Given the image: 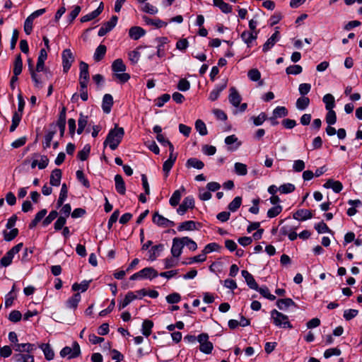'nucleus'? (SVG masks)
Returning <instances> with one entry per match:
<instances>
[{"instance_id":"nucleus-42","label":"nucleus","mask_w":362,"mask_h":362,"mask_svg":"<svg viewBox=\"0 0 362 362\" xmlns=\"http://www.w3.org/2000/svg\"><path fill=\"white\" fill-rule=\"evenodd\" d=\"M33 157L36 158H40L37 164V167L40 170L45 169L49 164V159L47 156L34 153L33 155Z\"/></svg>"},{"instance_id":"nucleus-48","label":"nucleus","mask_w":362,"mask_h":362,"mask_svg":"<svg viewBox=\"0 0 362 362\" xmlns=\"http://www.w3.org/2000/svg\"><path fill=\"white\" fill-rule=\"evenodd\" d=\"M242 204V198L240 197H235L234 199L228 204V209L232 211H236Z\"/></svg>"},{"instance_id":"nucleus-12","label":"nucleus","mask_w":362,"mask_h":362,"mask_svg":"<svg viewBox=\"0 0 362 362\" xmlns=\"http://www.w3.org/2000/svg\"><path fill=\"white\" fill-rule=\"evenodd\" d=\"M230 94L228 96L229 102L231 105H233L234 107H238L241 102V96L238 93V90L235 87H231L229 90Z\"/></svg>"},{"instance_id":"nucleus-57","label":"nucleus","mask_w":362,"mask_h":362,"mask_svg":"<svg viewBox=\"0 0 362 362\" xmlns=\"http://www.w3.org/2000/svg\"><path fill=\"white\" fill-rule=\"evenodd\" d=\"M296 189L294 185L291 183H286L281 185L279 187V191L282 194H288L293 192Z\"/></svg>"},{"instance_id":"nucleus-18","label":"nucleus","mask_w":362,"mask_h":362,"mask_svg":"<svg viewBox=\"0 0 362 362\" xmlns=\"http://www.w3.org/2000/svg\"><path fill=\"white\" fill-rule=\"evenodd\" d=\"M293 218L301 221L313 218L312 212L308 209H299L293 214Z\"/></svg>"},{"instance_id":"nucleus-44","label":"nucleus","mask_w":362,"mask_h":362,"mask_svg":"<svg viewBox=\"0 0 362 362\" xmlns=\"http://www.w3.org/2000/svg\"><path fill=\"white\" fill-rule=\"evenodd\" d=\"M294 304V301L291 298L279 299L276 302V305L280 310L286 309Z\"/></svg>"},{"instance_id":"nucleus-58","label":"nucleus","mask_w":362,"mask_h":362,"mask_svg":"<svg viewBox=\"0 0 362 362\" xmlns=\"http://www.w3.org/2000/svg\"><path fill=\"white\" fill-rule=\"evenodd\" d=\"M90 151V146L86 144L84 146L83 149L78 153V157L81 160H86Z\"/></svg>"},{"instance_id":"nucleus-38","label":"nucleus","mask_w":362,"mask_h":362,"mask_svg":"<svg viewBox=\"0 0 362 362\" xmlns=\"http://www.w3.org/2000/svg\"><path fill=\"white\" fill-rule=\"evenodd\" d=\"M112 69L114 72H124L126 71V66L122 59H117L112 64Z\"/></svg>"},{"instance_id":"nucleus-17","label":"nucleus","mask_w":362,"mask_h":362,"mask_svg":"<svg viewBox=\"0 0 362 362\" xmlns=\"http://www.w3.org/2000/svg\"><path fill=\"white\" fill-rule=\"evenodd\" d=\"M57 125L58 126V127L59 129L60 136H63L64 134L65 127H66V107H63L62 111L59 113Z\"/></svg>"},{"instance_id":"nucleus-13","label":"nucleus","mask_w":362,"mask_h":362,"mask_svg":"<svg viewBox=\"0 0 362 362\" xmlns=\"http://www.w3.org/2000/svg\"><path fill=\"white\" fill-rule=\"evenodd\" d=\"M241 274L245 279L247 286L253 290L258 289V284H257L253 276L247 270H242Z\"/></svg>"},{"instance_id":"nucleus-55","label":"nucleus","mask_w":362,"mask_h":362,"mask_svg":"<svg viewBox=\"0 0 362 362\" xmlns=\"http://www.w3.org/2000/svg\"><path fill=\"white\" fill-rule=\"evenodd\" d=\"M303 71V68L300 65H291L286 69V73L288 75H298Z\"/></svg>"},{"instance_id":"nucleus-9","label":"nucleus","mask_w":362,"mask_h":362,"mask_svg":"<svg viewBox=\"0 0 362 362\" xmlns=\"http://www.w3.org/2000/svg\"><path fill=\"white\" fill-rule=\"evenodd\" d=\"M13 349L16 352L33 354L36 350V346L31 343L16 344L13 346Z\"/></svg>"},{"instance_id":"nucleus-7","label":"nucleus","mask_w":362,"mask_h":362,"mask_svg":"<svg viewBox=\"0 0 362 362\" xmlns=\"http://www.w3.org/2000/svg\"><path fill=\"white\" fill-rule=\"evenodd\" d=\"M118 18L116 16H112L110 21L105 23L98 30V35L100 37L105 35L107 33L112 30L117 23Z\"/></svg>"},{"instance_id":"nucleus-1","label":"nucleus","mask_w":362,"mask_h":362,"mask_svg":"<svg viewBox=\"0 0 362 362\" xmlns=\"http://www.w3.org/2000/svg\"><path fill=\"white\" fill-rule=\"evenodd\" d=\"M124 135V128L115 125L114 129L110 130L104 143V146L109 145L112 150H115L121 143Z\"/></svg>"},{"instance_id":"nucleus-62","label":"nucleus","mask_w":362,"mask_h":362,"mask_svg":"<svg viewBox=\"0 0 362 362\" xmlns=\"http://www.w3.org/2000/svg\"><path fill=\"white\" fill-rule=\"evenodd\" d=\"M56 133V131H50L45 136V141L43 142V148L47 149L50 147L51 141Z\"/></svg>"},{"instance_id":"nucleus-34","label":"nucleus","mask_w":362,"mask_h":362,"mask_svg":"<svg viewBox=\"0 0 362 362\" xmlns=\"http://www.w3.org/2000/svg\"><path fill=\"white\" fill-rule=\"evenodd\" d=\"M186 166L187 168H194L198 170H201L204 168V164L202 160L196 158H191L187 160Z\"/></svg>"},{"instance_id":"nucleus-41","label":"nucleus","mask_w":362,"mask_h":362,"mask_svg":"<svg viewBox=\"0 0 362 362\" xmlns=\"http://www.w3.org/2000/svg\"><path fill=\"white\" fill-rule=\"evenodd\" d=\"M23 69V61L21 54H19L15 59L14 67H13V75H20L22 72Z\"/></svg>"},{"instance_id":"nucleus-56","label":"nucleus","mask_w":362,"mask_h":362,"mask_svg":"<svg viewBox=\"0 0 362 362\" xmlns=\"http://www.w3.org/2000/svg\"><path fill=\"white\" fill-rule=\"evenodd\" d=\"M283 207L281 205H276L267 211V216L270 218L277 216L281 211Z\"/></svg>"},{"instance_id":"nucleus-37","label":"nucleus","mask_w":362,"mask_h":362,"mask_svg":"<svg viewBox=\"0 0 362 362\" xmlns=\"http://www.w3.org/2000/svg\"><path fill=\"white\" fill-rule=\"evenodd\" d=\"M322 101L325 104V108L327 110H332L335 106L334 98L330 93L325 95L322 98Z\"/></svg>"},{"instance_id":"nucleus-28","label":"nucleus","mask_w":362,"mask_h":362,"mask_svg":"<svg viewBox=\"0 0 362 362\" xmlns=\"http://www.w3.org/2000/svg\"><path fill=\"white\" fill-rule=\"evenodd\" d=\"M140 274L141 279H152L158 276L157 271L153 267H146L140 271Z\"/></svg>"},{"instance_id":"nucleus-6","label":"nucleus","mask_w":362,"mask_h":362,"mask_svg":"<svg viewBox=\"0 0 362 362\" xmlns=\"http://www.w3.org/2000/svg\"><path fill=\"white\" fill-rule=\"evenodd\" d=\"M81 354V349L78 344L74 342L73 344V348L69 346L64 347L60 351V356L62 357L68 356L69 358H74L78 356Z\"/></svg>"},{"instance_id":"nucleus-33","label":"nucleus","mask_w":362,"mask_h":362,"mask_svg":"<svg viewBox=\"0 0 362 362\" xmlns=\"http://www.w3.org/2000/svg\"><path fill=\"white\" fill-rule=\"evenodd\" d=\"M310 99L306 96L298 98L296 103V107L299 110H305L310 105Z\"/></svg>"},{"instance_id":"nucleus-14","label":"nucleus","mask_w":362,"mask_h":362,"mask_svg":"<svg viewBox=\"0 0 362 362\" xmlns=\"http://www.w3.org/2000/svg\"><path fill=\"white\" fill-rule=\"evenodd\" d=\"M258 33L259 32L244 31L241 34V38L244 42L247 44V47H250L252 42L257 38Z\"/></svg>"},{"instance_id":"nucleus-52","label":"nucleus","mask_w":362,"mask_h":362,"mask_svg":"<svg viewBox=\"0 0 362 362\" xmlns=\"http://www.w3.org/2000/svg\"><path fill=\"white\" fill-rule=\"evenodd\" d=\"M90 282V281H83L81 284L74 283L72 285V290L74 291L81 290L84 292L88 288Z\"/></svg>"},{"instance_id":"nucleus-5","label":"nucleus","mask_w":362,"mask_h":362,"mask_svg":"<svg viewBox=\"0 0 362 362\" xmlns=\"http://www.w3.org/2000/svg\"><path fill=\"white\" fill-rule=\"evenodd\" d=\"M63 71L67 73L74 61V57L70 49H64L62 53Z\"/></svg>"},{"instance_id":"nucleus-54","label":"nucleus","mask_w":362,"mask_h":362,"mask_svg":"<svg viewBox=\"0 0 362 362\" xmlns=\"http://www.w3.org/2000/svg\"><path fill=\"white\" fill-rule=\"evenodd\" d=\"M181 240H182L184 246L186 245L188 247L189 250L194 251L197 249V243L189 237L181 238Z\"/></svg>"},{"instance_id":"nucleus-61","label":"nucleus","mask_w":362,"mask_h":362,"mask_svg":"<svg viewBox=\"0 0 362 362\" xmlns=\"http://www.w3.org/2000/svg\"><path fill=\"white\" fill-rule=\"evenodd\" d=\"M248 78L252 81H257L261 78V73L257 69H252L247 73Z\"/></svg>"},{"instance_id":"nucleus-64","label":"nucleus","mask_w":362,"mask_h":362,"mask_svg":"<svg viewBox=\"0 0 362 362\" xmlns=\"http://www.w3.org/2000/svg\"><path fill=\"white\" fill-rule=\"evenodd\" d=\"M358 313V310L356 309H348L345 310L344 312L343 317L347 321H349L354 318Z\"/></svg>"},{"instance_id":"nucleus-63","label":"nucleus","mask_w":362,"mask_h":362,"mask_svg":"<svg viewBox=\"0 0 362 362\" xmlns=\"http://www.w3.org/2000/svg\"><path fill=\"white\" fill-rule=\"evenodd\" d=\"M221 248L220 245L216 243H211L206 245L204 249L202 250V252L206 255L208 253H210L214 251H217Z\"/></svg>"},{"instance_id":"nucleus-50","label":"nucleus","mask_w":362,"mask_h":362,"mask_svg":"<svg viewBox=\"0 0 362 362\" xmlns=\"http://www.w3.org/2000/svg\"><path fill=\"white\" fill-rule=\"evenodd\" d=\"M256 291H259L262 296L270 300H274L276 299V296L271 294L269 288L265 286L260 288L258 286V289Z\"/></svg>"},{"instance_id":"nucleus-49","label":"nucleus","mask_w":362,"mask_h":362,"mask_svg":"<svg viewBox=\"0 0 362 362\" xmlns=\"http://www.w3.org/2000/svg\"><path fill=\"white\" fill-rule=\"evenodd\" d=\"M4 238L6 241L13 240L18 234V228H12L9 232L7 230L3 231Z\"/></svg>"},{"instance_id":"nucleus-11","label":"nucleus","mask_w":362,"mask_h":362,"mask_svg":"<svg viewBox=\"0 0 362 362\" xmlns=\"http://www.w3.org/2000/svg\"><path fill=\"white\" fill-rule=\"evenodd\" d=\"M184 247L181 238H175L173 240V245L171 248V253L174 257H178L182 253Z\"/></svg>"},{"instance_id":"nucleus-23","label":"nucleus","mask_w":362,"mask_h":362,"mask_svg":"<svg viewBox=\"0 0 362 362\" xmlns=\"http://www.w3.org/2000/svg\"><path fill=\"white\" fill-rule=\"evenodd\" d=\"M62 170L60 169L56 168L53 170L50 175V185L55 187L59 186L62 179Z\"/></svg>"},{"instance_id":"nucleus-26","label":"nucleus","mask_w":362,"mask_h":362,"mask_svg":"<svg viewBox=\"0 0 362 362\" xmlns=\"http://www.w3.org/2000/svg\"><path fill=\"white\" fill-rule=\"evenodd\" d=\"M164 245L163 244H159L157 245L153 246L151 250L148 251L149 257L148 259L151 261H154L156 258L160 255V253L163 250Z\"/></svg>"},{"instance_id":"nucleus-51","label":"nucleus","mask_w":362,"mask_h":362,"mask_svg":"<svg viewBox=\"0 0 362 362\" xmlns=\"http://www.w3.org/2000/svg\"><path fill=\"white\" fill-rule=\"evenodd\" d=\"M195 129L202 136L207 134V129L206 124L201 119H198L195 122Z\"/></svg>"},{"instance_id":"nucleus-16","label":"nucleus","mask_w":362,"mask_h":362,"mask_svg":"<svg viewBox=\"0 0 362 362\" xmlns=\"http://www.w3.org/2000/svg\"><path fill=\"white\" fill-rule=\"evenodd\" d=\"M279 31L276 30L263 45L262 51L264 52H268L275 45V43L279 40Z\"/></svg>"},{"instance_id":"nucleus-10","label":"nucleus","mask_w":362,"mask_h":362,"mask_svg":"<svg viewBox=\"0 0 362 362\" xmlns=\"http://www.w3.org/2000/svg\"><path fill=\"white\" fill-rule=\"evenodd\" d=\"M153 222L158 226L164 228L175 226V223L173 221L165 218L162 215H160L158 213L154 214L153 216Z\"/></svg>"},{"instance_id":"nucleus-29","label":"nucleus","mask_w":362,"mask_h":362,"mask_svg":"<svg viewBox=\"0 0 362 362\" xmlns=\"http://www.w3.org/2000/svg\"><path fill=\"white\" fill-rule=\"evenodd\" d=\"M137 298V296L134 292L129 291L125 296L124 300L119 303V310L124 309L127 307L132 301Z\"/></svg>"},{"instance_id":"nucleus-24","label":"nucleus","mask_w":362,"mask_h":362,"mask_svg":"<svg viewBox=\"0 0 362 362\" xmlns=\"http://www.w3.org/2000/svg\"><path fill=\"white\" fill-rule=\"evenodd\" d=\"M115 182L116 191L119 194L124 195L126 192V187L122 175L119 174L116 175L115 176Z\"/></svg>"},{"instance_id":"nucleus-8","label":"nucleus","mask_w":362,"mask_h":362,"mask_svg":"<svg viewBox=\"0 0 362 362\" xmlns=\"http://www.w3.org/2000/svg\"><path fill=\"white\" fill-rule=\"evenodd\" d=\"M193 208H194V199L193 197L188 196L184 199L182 204L179 206L177 212L178 214L182 216L189 209Z\"/></svg>"},{"instance_id":"nucleus-21","label":"nucleus","mask_w":362,"mask_h":362,"mask_svg":"<svg viewBox=\"0 0 362 362\" xmlns=\"http://www.w3.org/2000/svg\"><path fill=\"white\" fill-rule=\"evenodd\" d=\"M47 58V52L45 49H41L40 54L37 58V62L36 65V71L38 72L42 71L45 68V61Z\"/></svg>"},{"instance_id":"nucleus-40","label":"nucleus","mask_w":362,"mask_h":362,"mask_svg":"<svg viewBox=\"0 0 362 362\" xmlns=\"http://www.w3.org/2000/svg\"><path fill=\"white\" fill-rule=\"evenodd\" d=\"M196 229V223L193 221H187L181 223L177 228L179 231L194 230Z\"/></svg>"},{"instance_id":"nucleus-15","label":"nucleus","mask_w":362,"mask_h":362,"mask_svg":"<svg viewBox=\"0 0 362 362\" xmlns=\"http://www.w3.org/2000/svg\"><path fill=\"white\" fill-rule=\"evenodd\" d=\"M12 360L15 362H35L33 354L18 353L12 356Z\"/></svg>"},{"instance_id":"nucleus-22","label":"nucleus","mask_w":362,"mask_h":362,"mask_svg":"<svg viewBox=\"0 0 362 362\" xmlns=\"http://www.w3.org/2000/svg\"><path fill=\"white\" fill-rule=\"evenodd\" d=\"M145 34L146 31L144 30V29L139 26L132 27L129 30V37L134 40H139Z\"/></svg>"},{"instance_id":"nucleus-60","label":"nucleus","mask_w":362,"mask_h":362,"mask_svg":"<svg viewBox=\"0 0 362 362\" xmlns=\"http://www.w3.org/2000/svg\"><path fill=\"white\" fill-rule=\"evenodd\" d=\"M327 113L326 115V122L329 125H333L337 122V116L335 112L332 110H327Z\"/></svg>"},{"instance_id":"nucleus-27","label":"nucleus","mask_w":362,"mask_h":362,"mask_svg":"<svg viewBox=\"0 0 362 362\" xmlns=\"http://www.w3.org/2000/svg\"><path fill=\"white\" fill-rule=\"evenodd\" d=\"M81 299V295L79 293H76L74 294L71 298H69L66 302V306L68 308L75 310L76 309L78 303Z\"/></svg>"},{"instance_id":"nucleus-25","label":"nucleus","mask_w":362,"mask_h":362,"mask_svg":"<svg viewBox=\"0 0 362 362\" xmlns=\"http://www.w3.org/2000/svg\"><path fill=\"white\" fill-rule=\"evenodd\" d=\"M185 192V188L182 186L179 189L175 190L172 194L169 202L172 206H176L181 199L182 193Z\"/></svg>"},{"instance_id":"nucleus-4","label":"nucleus","mask_w":362,"mask_h":362,"mask_svg":"<svg viewBox=\"0 0 362 362\" xmlns=\"http://www.w3.org/2000/svg\"><path fill=\"white\" fill-rule=\"evenodd\" d=\"M197 341L200 344L199 350L206 354H209L211 353L214 346L213 344L209 341V335L206 333H202L197 337Z\"/></svg>"},{"instance_id":"nucleus-45","label":"nucleus","mask_w":362,"mask_h":362,"mask_svg":"<svg viewBox=\"0 0 362 362\" xmlns=\"http://www.w3.org/2000/svg\"><path fill=\"white\" fill-rule=\"evenodd\" d=\"M79 79H89L88 65L84 62H80Z\"/></svg>"},{"instance_id":"nucleus-19","label":"nucleus","mask_w":362,"mask_h":362,"mask_svg":"<svg viewBox=\"0 0 362 362\" xmlns=\"http://www.w3.org/2000/svg\"><path fill=\"white\" fill-rule=\"evenodd\" d=\"M325 188H331L335 193L340 192L343 189V185L341 182L336 181L332 179L328 180L324 185Z\"/></svg>"},{"instance_id":"nucleus-30","label":"nucleus","mask_w":362,"mask_h":362,"mask_svg":"<svg viewBox=\"0 0 362 362\" xmlns=\"http://www.w3.org/2000/svg\"><path fill=\"white\" fill-rule=\"evenodd\" d=\"M226 88V83H224L222 85L217 86L209 94V99L211 101L216 100L220 93Z\"/></svg>"},{"instance_id":"nucleus-31","label":"nucleus","mask_w":362,"mask_h":362,"mask_svg":"<svg viewBox=\"0 0 362 362\" xmlns=\"http://www.w3.org/2000/svg\"><path fill=\"white\" fill-rule=\"evenodd\" d=\"M213 2L214 6L218 7L224 13H229L232 11L231 6L224 2L223 0H213Z\"/></svg>"},{"instance_id":"nucleus-36","label":"nucleus","mask_w":362,"mask_h":362,"mask_svg":"<svg viewBox=\"0 0 362 362\" xmlns=\"http://www.w3.org/2000/svg\"><path fill=\"white\" fill-rule=\"evenodd\" d=\"M142 18L146 24L153 25L158 28H160L167 25V23L165 22H164L160 19L153 20V19L148 18L146 16H144Z\"/></svg>"},{"instance_id":"nucleus-59","label":"nucleus","mask_w":362,"mask_h":362,"mask_svg":"<svg viewBox=\"0 0 362 362\" xmlns=\"http://www.w3.org/2000/svg\"><path fill=\"white\" fill-rule=\"evenodd\" d=\"M58 216V212L55 210H53L49 212V215L43 220L42 225L43 226H47L49 225L55 218Z\"/></svg>"},{"instance_id":"nucleus-3","label":"nucleus","mask_w":362,"mask_h":362,"mask_svg":"<svg viewBox=\"0 0 362 362\" xmlns=\"http://www.w3.org/2000/svg\"><path fill=\"white\" fill-rule=\"evenodd\" d=\"M23 246V243H20L13 247L10 250H8L6 255L1 259L0 264L2 267H8L9 266L13 260L14 255L20 252Z\"/></svg>"},{"instance_id":"nucleus-53","label":"nucleus","mask_w":362,"mask_h":362,"mask_svg":"<svg viewBox=\"0 0 362 362\" xmlns=\"http://www.w3.org/2000/svg\"><path fill=\"white\" fill-rule=\"evenodd\" d=\"M288 114V110L284 106H278L273 110V115L276 117H284Z\"/></svg>"},{"instance_id":"nucleus-46","label":"nucleus","mask_w":362,"mask_h":362,"mask_svg":"<svg viewBox=\"0 0 362 362\" xmlns=\"http://www.w3.org/2000/svg\"><path fill=\"white\" fill-rule=\"evenodd\" d=\"M153 326V323L152 321L146 320L142 323V334L148 337L151 333V329Z\"/></svg>"},{"instance_id":"nucleus-43","label":"nucleus","mask_w":362,"mask_h":362,"mask_svg":"<svg viewBox=\"0 0 362 362\" xmlns=\"http://www.w3.org/2000/svg\"><path fill=\"white\" fill-rule=\"evenodd\" d=\"M225 143L228 146H230V145H232V144H233L235 143H237L236 146H235V147L229 146L228 147V149L230 150V151L236 150L240 146V143L238 142L237 136L235 135H234V134L228 136L225 139Z\"/></svg>"},{"instance_id":"nucleus-47","label":"nucleus","mask_w":362,"mask_h":362,"mask_svg":"<svg viewBox=\"0 0 362 362\" xmlns=\"http://www.w3.org/2000/svg\"><path fill=\"white\" fill-rule=\"evenodd\" d=\"M235 172L237 175L244 176L247 173V168L245 164L242 163H235L234 165Z\"/></svg>"},{"instance_id":"nucleus-2","label":"nucleus","mask_w":362,"mask_h":362,"mask_svg":"<svg viewBox=\"0 0 362 362\" xmlns=\"http://www.w3.org/2000/svg\"><path fill=\"white\" fill-rule=\"evenodd\" d=\"M271 317L273 320L274 325L278 327L285 329H291L293 327L292 325L288 320V316L275 309L271 311Z\"/></svg>"},{"instance_id":"nucleus-39","label":"nucleus","mask_w":362,"mask_h":362,"mask_svg":"<svg viewBox=\"0 0 362 362\" xmlns=\"http://www.w3.org/2000/svg\"><path fill=\"white\" fill-rule=\"evenodd\" d=\"M106 46L104 45H100L95 49V52L94 53V59L96 62H100L101 59H103L105 53H106Z\"/></svg>"},{"instance_id":"nucleus-32","label":"nucleus","mask_w":362,"mask_h":362,"mask_svg":"<svg viewBox=\"0 0 362 362\" xmlns=\"http://www.w3.org/2000/svg\"><path fill=\"white\" fill-rule=\"evenodd\" d=\"M68 195V188L65 183H63L62 185V188L60 190L59 196L57 202V208H59L62 206L64 201L67 198Z\"/></svg>"},{"instance_id":"nucleus-35","label":"nucleus","mask_w":362,"mask_h":362,"mask_svg":"<svg viewBox=\"0 0 362 362\" xmlns=\"http://www.w3.org/2000/svg\"><path fill=\"white\" fill-rule=\"evenodd\" d=\"M40 348L42 350L45 357L47 360L50 361L54 358V353L53 349L48 344H42Z\"/></svg>"},{"instance_id":"nucleus-20","label":"nucleus","mask_w":362,"mask_h":362,"mask_svg":"<svg viewBox=\"0 0 362 362\" xmlns=\"http://www.w3.org/2000/svg\"><path fill=\"white\" fill-rule=\"evenodd\" d=\"M113 105V98L110 94H105L103 98L102 108L105 113L108 114L111 111Z\"/></svg>"}]
</instances>
